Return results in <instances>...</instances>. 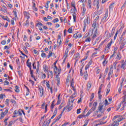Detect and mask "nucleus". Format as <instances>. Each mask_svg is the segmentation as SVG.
Segmentation results:
<instances>
[{"mask_svg":"<svg viewBox=\"0 0 126 126\" xmlns=\"http://www.w3.org/2000/svg\"><path fill=\"white\" fill-rule=\"evenodd\" d=\"M121 116L120 115H116L113 118V121H114L113 122V123H112L110 126H119V125H120V122H122V121H123L124 120V118H119L117 120H116V119H118V118H120Z\"/></svg>","mask_w":126,"mask_h":126,"instance_id":"1","label":"nucleus"},{"mask_svg":"<svg viewBox=\"0 0 126 126\" xmlns=\"http://www.w3.org/2000/svg\"><path fill=\"white\" fill-rule=\"evenodd\" d=\"M98 111L102 114L106 111V106H104V103H100L98 107Z\"/></svg>","mask_w":126,"mask_h":126,"instance_id":"2","label":"nucleus"},{"mask_svg":"<svg viewBox=\"0 0 126 126\" xmlns=\"http://www.w3.org/2000/svg\"><path fill=\"white\" fill-rule=\"evenodd\" d=\"M96 25H97V24H96V22H94L92 25V27L94 28L93 29H90V31L89 32V35H90V34L91 35H92L93 34V31H94V30H98V28H97V27H96Z\"/></svg>","mask_w":126,"mask_h":126,"instance_id":"3","label":"nucleus"},{"mask_svg":"<svg viewBox=\"0 0 126 126\" xmlns=\"http://www.w3.org/2000/svg\"><path fill=\"white\" fill-rule=\"evenodd\" d=\"M89 19V17H87V18H85L84 20V27H83V32H85V31H86V27L87 26V25H86V23H87L88 24H89V23H90V22L88 21V20Z\"/></svg>","mask_w":126,"mask_h":126,"instance_id":"4","label":"nucleus"},{"mask_svg":"<svg viewBox=\"0 0 126 126\" xmlns=\"http://www.w3.org/2000/svg\"><path fill=\"white\" fill-rule=\"evenodd\" d=\"M113 43V39L111 40V41L107 44L105 49L104 50V53L105 54H108L109 53V50L111 49V46H112V44Z\"/></svg>","mask_w":126,"mask_h":126,"instance_id":"5","label":"nucleus"},{"mask_svg":"<svg viewBox=\"0 0 126 126\" xmlns=\"http://www.w3.org/2000/svg\"><path fill=\"white\" fill-rule=\"evenodd\" d=\"M108 16H109V10H108V9H107L104 17L101 19V21L103 22V23H105V22L107 21V18H108Z\"/></svg>","mask_w":126,"mask_h":126,"instance_id":"6","label":"nucleus"},{"mask_svg":"<svg viewBox=\"0 0 126 126\" xmlns=\"http://www.w3.org/2000/svg\"><path fill=\"white\" fill-rule=\"evenodd\" d=\"M120 44H121V45L120 46V50H123L124 48H125V46L126 45V39H124L122 41L120 42Z\"/></svg>","mask_w":126,"mask_h":126,"instance_id":"7","label":"nucleus"},{"mask_svg":"<svg viewBox=\"0 0 126 126\" xmlns=\"http://www.w3.org/2000/svg\"><path fill=\"white\" fill-rule=\"evenodd\" d=\"M70 86L72 87L73 91L75 92V91H76V89H75V88H74V81L73 79H72V80L70 81Z\"/></svg>","mask_w":126,"mask_h":126,"instance_id":"8","label":"nucleus"},{"mask_svg":"<svg viewBox=\"0 0 126 126\" xmlns=\"http://www.w3.org/2000/svg\"><path fill=\"white\" fill-rule=\"evenodd\" d=\"M40 94V97H43V94L44 93V90H43V87L41 86H40L38 87Z\"/></svg>","mask_w":126,"mask_h":126,"instance_id":"9","label":"nucleus"},{"mask_svg":"<svg viewBox=\"0 0 126 126\" xmlns=\"http://www.w3.org/2000/svg\"><path fill=\"white\" fill-rule=\"evenodd\" d=\"M123 29H124V27H121V28L119 30V31H117L116 32L115 35L114 37V40H116V39H117V37L118 36V34L119 32L122 31V30H123Z\"/></svg>","mask_w":126,"mask_h":126,"instance_id":"10","label":"nucleus"},{"mask_svg":"<svg viewBox=\"0 0 126 126\" xmlns=\"http://www.w3.org/2000/svg\"><path fill=\"white\" fill-rule=\"evenodd\" d=\"M54 72L55 73H58V74H60L61 73V70L58 68V67H57V65H54Z\"/></svg>","mask_w":126,"mask_h":126,"instance_id":"11","label":"nucleus"},{"mask_svg":"<svg viewBox=\"0 0 126 126\" xmlns=\"http://www.w3.org/2000/svg\"><path fill=\"white\" fill-rule=\"evenodd\" d=\"M57 113H58V108H55L54 112L53 113V115L51 117V120H53V119H54V118H55V117L57 116Z\"/></svg>","mask_w":126,"mask_h":126,"instance_id":"12","label":"nucleus"},{"mask_svg":"<svg viewBox=\"0 0 126 126\" xmlns=\"http://www.w3.org/2000/svg\"><path fill=\"white\" fill-rule=\"evenodd\" d=\"M96 107H97V102H94L93 107L91 109L92 111H95L96 110Z\"/></svg>","mask_w":126,"mask_h":126,"instance_id":"13","label":"nucleus"},{"mask_svg":"<svg viewBox=\"0 0 126 126\" xmlns=\"http://www.w3.org/2000/svg\"><path fill=\"white\" fill-rule=\"evenodd\" d=\"M46 86H47V87L48 88V89H50L51 93L53 94V88L50 87V84L47 82Z\"/></svg>","mask_w":126,"mask_h":126,"instance_id":"14","label":"nucleus"},{"mask_svg":"<svg viewBox=\"0 0 126 126\" xmlns=\"http://www.w3.org/2000/svg\"><path fill=\"white\" fill-rule=\"evenodd\" d=\"M50 77H51V78H53V71H49L48 72V78Z\"/></svg>","mask_w":126,"mask_h":126,"instance_id":"15","label":"nucleus"},{"mask_svg":"<svg viewBox=\"0 0 126 126\" xmlns=\"http://www.w3.org/2000/svg\"><path fill=\"white\" fill-rule=\"evenodd\" d=\"M113 74V70H110V71L108 73V79H110L111 77H112Z\"/></svg>","mask_w":126,"mask_h":126,"instance_id":"16","label":"nucleus"},{"mask_svg":"<svg viewBox=\"0 0 126 126\" xmlns=\"http://www.w3.org/2000/svg\"><path fill=\"white\" fill-rule=\"evenodd\" d=\"M91 85H92L91 82H89L87 84V90H90V88H91Z\"/></svg>","mask_w":126,"mask_h":126,"instance_id":"17","label":"nucleus"},{"mask_svg":"<svg viewBox=\"0 0 126 126\" xmlns=\"http://www.w3.org/2000/svg\"><path fill=\"white\" fill-rule=\"evenodd\" d=\"M94 34L93 36V38L94 39V38H96V36L97 35H98V30H94Z\"/></svg>","mask_w":126,"mask_h":126,"instance_id":"18","label":"nucleus"},{"mask_svg":"<svg viewBox=\"0 0 126 126\" xmlns=\"http://www.w3.org/2000/svg\"><path fill=\"white\" fill-rule=\"evenodd\" d=\"M96 9L98 10L99 9V8L100 7V2L99 1V0L96 1Z\"/></svg>","mask_w":126,"mask_h":126,"instance_id":"19","label":"nucleus"},{"mask_svg":"<svg viewBox=\"0 0 126 126\" xmlns=\"http://www.w3.org/2000/svg\"><path fill=\"white\" fill-rule=\"evenodd\" d=\"M58 39L57 41L58 43H59V41H60L59 44H62V36L58 35Z\"/></svg>","mask_w":126,"mask_h":126,"instance_id":"20","label":"nucleus"},{"mask_svg":"<svg viewBox=\"0 0 126 126\" xmlns=\"http://www.w3.org/2000/svg\"><path fill=\"white\" fill-rule=\"evenodd\" d=\"M84 78L85 80H87V77L88 76V74L87 73V71H85L84 73Z\"/></svg>","mask_w":126,"mask_h":126,"instance_id":"21","label":"nucleus"},{"mask_svg":"<svg viewBox=\"0 0 126 126\" xmlns=\"http://www.w3.org/2000/svg\"><path fill=\"white\" fill-rule=\"evenodd\" d=\"M1 17L4 20H6L8 22H10V20H9V18H8V17H7V18H4V16H1Z\"/></svg>","mask_w":126,"mask_h":126,"instance_id":"22","label":"nucleus"},{"mask_svg":"<svg viewBox=\"0 0 126 126\" xmlns=\"http://www.w3.org/2000/svg\"><path fill=\"white\" fill-rule=\"evenodd\" d=\"M92 112H93V111L91 109H90L88 113L86 114V115L84 116V117H88V116H89V115H90V114H91V113H92Z\"/></svg>","mask_w":126,"mask_h":126,"instance_id":"23","label":"nucleus"},{"mask_svg":"<svg viewBox=\"0 0 126 126\" xmlns=\"http://www.w3.org/2000/svg\"><path fill=\"white\" fill-rule=\"evenodd\" d=\"M126 62H125L122 64L121 67V68H123V69H125V67H126Z\"/></svg>","mask_w":126,"mask_h":126,"instance_id":"24","label":"nucleus"},{"mask_svg":"<svg viewBox=\"0 0 126 126\" xmlns=\"http://www.w3.org/2000/svg\"><path fill=\"white\" fill-rule=\"evenodd\" d=\"M68 52H69V49L68 48H66L65 51V55H66L65 58H67V55L68 54Z\"/></svg>","mask_w":126,"mask_h":126,"instance_id":"25","label":"nucleus"},{"mask_svg":"<svg viewBox=\"0 0 126 126\" xmlns=\"http://www.w3.org/2000/svg\"><path fill=\"white\" fill-rule=\"evenodd\" d=\"M124 39H125V35H123L122 34L121 37H120V41H119V43H121V42H122L123 40H124Z\"/></svg>","mask_w":126,"mask_h":126,"instance_id":"26","label":"nucleus"},{"mask_svg":"<svg viewBox=\"0 0 126 126\" xmlns=\"http://www.w3.org/2000/svg\"><path fill=\"white\" fill-rule=\"evenodd\" d=\"M104 105L106 107V106H109V105H110V103H109L108 102V100L107 99H105V101H104Z\"/></svg>","mask_w":126,"mask_h":126,"instance_id":"27","label":"nucleus"},{"mask_svg":"<svg viewBox=\"0 0 126 126\" xmlns=\"http://www.w3.org/2000/svg\"><path fill=\"white\" fill-rule=\"evenodd\" d=\"M62 116H63V113H61V114L58 116L57 118L56 119V121L58 122V121H59V120H60L62 118Z\"/></svg>","mask_w":126,"mask_h":126,"instance_id":"28","label":"nucleus"},{"mask_svg":"<svg viewBox=\"0 0 126 126\" xmlns=\"http://www.w3.org/2000/svg\"><path fill=\"white\" fill-rule=\"evenodd\" d=\"M126 107V102H124L123 105V107L121 109V111H124L125 108Z\"/></svg>","mask_w":126,"mask_h":126,"instance_id":"29","label":"nucleus"},{"mask_svg":"<svg viewBox=\"0 0 126 126\" xmlns=\"http://www.w3.org/2000/svg\"><path fill=\"white\" fill-rule=\"evenodd\" d=\"M114 4H115V3H113L110 5L109 10H112V9H113L114 8Z\"/></svg>","mask_w":126,"mask_h":126,"instance_id":"30","label":"nucleus"},{"mask_svg":"<svg viewBox=\"0 0 126 126\" xmlns=\"http://www.w3.org/2000/svg\"><path fill=\"white\" fill-rule=\"evenodd\" d=\"M43 69H44V71H48V67H47V65L44 64L43 65Z\"/></svg>","mask_w":126,"mask_h":126,"instance_id":"31","label":"nucleus"},{"mask_svg":"<svg viewBox=\"0 0 126 126\" xmlns=\"http://www.w3.org/2000/svg\"><path fill=\"white\" fill-rule=\"evenodd\" d=\"M121 54L118 53L117 56L116 57V59L120 61L121 60Z\"/></svg>","mask_w":126,"mask_h":126,"instance_id":"32","label":"nucleus"},{"mask_svg":"<svg viewBox=\"0 0 126 126\" xmlns=\"http://www.w3.org/2000/svg\"><path fill=\"white\" fill-rule=\"evenodd\" d=\"M19 113V116H22V113H23V110L19 109L18 111Z\"/></svg>","mask_w":126,"mask_h":126,"instance_id":"33","label":"nucleus"},{"mask_svg":"<svg viewBox=\"0 0 126 126\" xmlns=\"http://www.w3.org/2000/svg\"><path fill=\"white\" fill-rule=\"evenodd\" d=\"M76 14L75 13H73V20L74 22H75V20L76 19Z\"/></svg>","mask_w":126,"mask_h":126,"instance_id":"34","label":"nucleus"},{"mask_svg":"<svg viewBox=\"0 0 126 126\" xmlns=\"http://www.w3.org/2000/svg\"><path fill=\"white\" fill-rule=\"evenodd\" d=\"M55 100H54L53 101H52V104H51V108L52 109H54V108L55 107Z\"/></svg>","mask_w":126,"mask_h":126,"instance_id":"35","label":"nucleus"},{"mask_svg":"<svg viewBox=\"0 0 126 126\" xmlns=\"http://www.w3.org/2000/svg\"><path fill=\"white\" fill-rule=\"evenodd\" d=\"M106 123H107V122H100V123H98V124H96V125H95L94 126H100V125H104V124H106Z\"/></svg>","mask_w":126,"mask_h":126,"instance_id":"36","label":"nucleus"},{"mask_svg":"<svg viewBox=\"0 0 126 126\" xmlns=\"http://www.w3.org/2000/svg\"><path fill=\"white\" fill-rule=\"evenodd\" d=\"M26 17L27 18V19H29V18H30V17L29 16V13L26 12Z\"/></svg>","mask_w":126,"mask_h":126,"instance_id":"37","label":"nucleus"},{"mask_svg":"<svg viewBox=\"0 0 126 126\" xmlns=\"http://www.w3.org/2000/svg\"><path fill=\"white\" fill-rule=\"evenodd\" d=\"M91 41V38L90 37H88L85 40V42H90Z\"/></svg>","mask_w":126,"mask_h":126,"instance_id":"38","label":"nucleus"},{"mask_svg":"<svg viewBox=\"0 0 126 126\" xmlns=\"http://www.w3.org/2000/svg\"><path fill=\"white\" fill-rule=\"evenodd\" d=\"M116 54H117V52L114 51V53L113 54V55H112L110 56V59H113V58H114V57H115V56H116Z\"/></svg>","mask_w":126,"mask_h":126,"instance_id":"39","label":"nucleus"},{"mask_svg":"<svg viewBox=\"0 0 126 126\" xmlns=\"http://www.w3.org/2000/svg\"><path fill=\"white\" fill-rule=\"evenodd\" d=\"M63 106H64V104H63V102L61 104V105H60L59 109H62V108H63Z\"/></svg>","mask_w":126,"mask_h":126,"instance_id":"40","label":"nucleus"},{"mask_svg":"<svg viewBox=\"0 0 126 126\" xmlns=\"http://www.w3.org/2000/svg\"><path fill=\"white\" fill-rule=\"evenodd\" d=\"M53 22L54 23H56V22H59V19L58 18H56V19L53 20Z\"/></svg>","mask_w":126,"mask_h":126,"instance_id":"41","label":"nucleus"},{"mask_svg":"<svg viewBox=\"0 0 126 126\" xmlns=\"http://www.w3.org/2000/svg\"><path fill=\"white\" fill-rule=\"evenodd\" d=\"M25 26H27V27L29 26V21L28 20V19H27V20H26V21Z\"/></svg>","mask_w":126,"mask_h":126,"instance_id":"42","label":"nucleus"},{"mask_svg":"<svg viewBox=\"0 0 126 126\" xmlns=\"http://www.w3.org/2000/svg\"><path fill=\"white\" fill-rule=\"evenodd\" d=\"M107 90L106 92V95H108L109 94V93L110 92V86H107Z\"/></svg>","mask_w":126,"mask_h":126,"instance_id":"43","label":"nucleus"},{"mask_svg":"<svg viewBox=\"0 0 126 126\" xmlns=\"http://www.w3.org/2000/svg\"><path fill=\"white\" fill-rule=\"evenodd\" d=\"M84 116H85V115H84L82 113L81 115H79V116H78V118L79 119H82V118H83V117H84Z\"/></svg>","mask_w":126,"mask_h":126,"instance_id":"44","label":"nucleus"},{"mask_svg":"<svg viewBox=\"0 0 126 126\" xmlns=\"http://www.w3.org/2000/svg\"><path fill=\"white\" fill-rule=\"evenodd\" d=\"M52 51H49V54H48V58L50 59V58H51V57H52Z\"/></svg>","mask_w":126,"mask_h":126,"instance_id":"45","label":"nucleus"},{"mask_svg":"<svg viewBox=\"0 0 126 126\" xmlns=\"http://www.w3.org/2000/svg\"><path fill=\"white\" fill-rule=\"evenodd\" d=\"M103 12V11L102 10V9H100V10L98 11V15H100L102 14V13Z\"/></svg>","mask_w":126,"mask_h":126,"instance_id":"46","label":"nucleus"},{"mask_svg":"<svg viewBox=\"0 0 126 126\" xmlns=\"http://www.w3.org/2000/svg\"><path fill=\"white\" fill-rule=\"evenodd\" d=\"M14 15L15 17L17 18V12H16V10H13Z\"/></svg>","mask_w":126,"mask_h":126,"instance_id":"47","label":"nucleus"},{"mask_svg":"<svg viewBox=\"0 0 126 126\" xmlns=\"http://www.w3.org/2000/svg\"><path fill=\"white\" fill-rule=\"evenodd\" d=\"M89 66H90L89 64H88L85 66V70L86 71H87V69H88V68H89Z\"/></svg>","mask_w":126,"mask_h":126,"instance_id":"48","label":"nucleus"},{"mask_svg":"<svg viewBox=\"0 0 126 126\" xmlns=\"http://www.w3.org/2000/svg\"><path fill=\"white\" fill-rule=\"evenodd\" d=\"M81 108H79V109H78L77 110V114H80V113H81Z\"/></svg>","mask_w":126,"mask_h":126,"instance_id":"49","label":"nucleus"},{"mask_svg":"<svg viewBox=\"0 0 126 126\" xmlns=\"http://www.w3.org/2000/svg\"><path fill=\"white\" fill-rule=\"evenodd\" d=\"M42 77L43 79H45V78H46L47 77L46 74H45V73L42 74Z\"/></svg>","mask_w":126,"mask_h":126,"instance_id":"50","label":"nucleus"},{"mask_svg":"<svg viewBox=\"0 0 126 126\" xmlns=\"http://www.w3.org/2000/svg\"><path fill=\"white\" fill-rule=\"evenodd\" d=\"M1 45H5L6 44V40H2L1 41Z\"/></svg>","mask_w":126,"mask_h":126,"instance_id":"51","label":"nucleus"},{"mask_svg":"<svg viewBox=\"0 0 126 126\" xmlns=\"http://www.w3.org/2000/svg\"><path fill=\"white\" fill-rule=\"evenodd\" d=\"M42 58H46V53L42 52L41 54Z\"/></svg>","mask_w":126,"mask_h":126,"instance_id":"52","label":"nucleus"},{"mask_svg":"<svg viewBox=\"0 0 126 126\" xmlns=\"http://www.w3.org/2000/svg\"><path fill=\"white\" fill-rule=\"evenodd\" d=\"M38 25H39V26H43V24L41 22H39L36 24V26H38Z\"/></svg>","mask_w":126,"mask_h":126,"instance_id":"53","label":"nucleus"},{"mask_svg":"<svg viewBox=\"0 0 126 126\" xmlns=\"http://www.w3.org/2000/svg\"><path fill=\"white\" fill-rule=\"evenodd\" d=\"M102 85H101L100 87H99V89H98V93H99L100 94V93H101V91L102 90Z\"/></svg>","mask_w":126,"mask_h":126,"instance_id":"54","label":"nucleus"},{"mask_svg":"<svg viewBox=\"0 0 126 126\" xmlns=\"http://www.w3.org/2000/svg\"><path fill=\"white\" fill-rule=\"evenodd\" d=\"M31 76L32 77V78H35V76H34V74H33V72L32 71L31 72Z\"/></svg>","mask_w":126,"mask_h":126,"instance_id":"55","label":"nucleus"},{"mask_svg":"<svg viewBox=\"0 0 126 126\" xmlns=\"http://www.w3.org/2000/svg\"><path fill=\"white\" fill-rule=\"evenodd\" d=\"M66 109H67V106H66L63 108V111H62V114L63 113V112H64V111H65V110H66Z\"/></svg>","mask_w":126,"mask_h":126,"instance_id":"56","label":"nucleus"},{"mask_svg":"<svg viewBox=\"0 0 126 126\" xmlns=\"http://www.w3.org/2000/svg\"><path fill=\"white\" fill-rule=\"evenodd\" d=\"M25 46L26 48H29V47H30V45H29V43L28 42H26L25 43Z\"/></svg>","mask_w":126,"mask_h":126,"instance_id":"57","label":"nucleus"},{"mask_svg":"<svg viewBox=\"0 0 126 126\" xmlns=\"http://www.w3.org/2000/svg\"><path fill=\"white\" fill-rule=\"evenodd\" d=\"M108 63V62L106 61V60H105L103 63L102 64L104 66H105V64H107V63Z\"/></svg>","mask_w":126,"mask_h":126,"instance_id":"58","label":"nucleus"},{"mask_svg":"<svg viewBox=\"0 0 126 126\" xmlns=\"http://www.w3.org/2000/svg\"><path fill=\"white\" fill-rule=\"evenodd\" d=\"M27 65L28 66V67H30L31 66V62L27 63Z\"/></svg>","mask_w":126,"mask_h":126,"instance_id":"59","label":"nucleus"},{"mask_svg":"<svg viewBox=\"0 0 126 126\" xmlns=\"http://www.w3.org/2000/svg\"><path fill=\"white\" fill-rule=\"evenodd\" d=\"M68 33H71L72 32V28H70L68 30Z\"/></svg>","mask_w":126,"mask_h":126,"instance_id":"60","label":"nucleus"},{"mask_svg":"<svg viewBox=\"0 0 126 126\" xmlns=\"http://www.w3.org/2000/svg\"><path fill=\"white\" fill-rule=\"evenodd\" d=\"M61 100L60 99H58V101L56 103V105H60V104H61Z\"/></svg>","mask_w":126,"mask_h":126,"instance_id":"61","label":"nucleus"},{"mask_svg":"<svg viewBox=\"0 0 126 126\" xmlns=\"http://www.w3.org/2000/svg\"><path fill=\"white\" fill-rule=\"evenodd\" d=\"M86 110H87V107H86L84 109V110L83 111V112H82V114H83L84 115L85 114V112H86Z\"/></svg>","mask_w":126,"mask_h":126,"instance_id":"62","label":"nucleus"},{"mask_svg":"<svg viewBox=\"0 0 126 126\" xmlns=\"http://www.w3.org/2000/svg\"><path fill=\"white\" fill-rule=\"evenodd\" d=\"M33 53L35 54V55H38V51L35 49L33 50Z\"/></svg>","mask_w":126,"mask_h":126,"instance_id":"63","label":"nucleus"},{"mask_svg":"<svg viewBox=\"0 0 126 126\" xmlns=\"http://www.w3.org/2000/svg\"><path fill=\"white\" fill-rule=\"evenodd\" d=\"M12 124H13V121H10L9 123V124H8V126H12Z\"/></svg>","mask_w":126,"mask_h":126,"instance_id":"64","label":"nucleus"}]
</instances>
